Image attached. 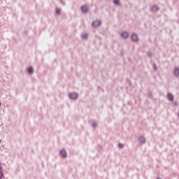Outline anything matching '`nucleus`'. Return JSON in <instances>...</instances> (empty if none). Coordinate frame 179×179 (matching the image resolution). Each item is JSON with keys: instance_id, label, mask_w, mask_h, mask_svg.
<instances>
[{"instance_id": "obj_21", "label": "nucleus", "mask_w": 179, "mask_h": 179, "mask_svg": "<svg viewBox=\"0 0 179 179\" xmlns=\"http://www.w3.org/2000/svg\"><path fill=\"white\" fill-rule=\"evenodd\" d=\"M58 1L60 2V3L62 5H65V3L62 2V0H58Z\"/></svg>"}, {"instance_id": "obj_3", "label": "nucleus", "mask_w": 179, "mask_h": 179, "mask_svg": "<svg viewBox=\"0 0 179 179\" xmlns=\"http://www.w3.org/2000/svg\"><path fill=\"white\" fill-rule=\"evenodd\" d=\"M92 26L93 27H99V26H101V21L100 20L93 21L92 23Z\"/></svg>"}, {"instance_id": "obj_20", "label": "nucleus", "mask_w": 179, "mask_h": 179, "mask_svg": "<svg viewBox=\"0 0 179 179\" xmlns=\"http://www.w3.org/2000/svg\"><path fill=\"white\" fill-rule=\"evenodd\" d=\"M148 57H151L152 55H153L152 54V52H148Z\"/></svg>"}, {"instance_id": "obj_18", "label": "nucleus", "mask_w": 179, "mask_h": 179, "mask_svg": "<svg viewBox=\"0 0 179 179\" xmlns=\"http://www.w3.org/2000/svg\"><path fill=\"white\" fill-rule=\"evenodd\" d=\"M152 66L155 71H157V66L156 65V64H152Z\"/></svg>"}, {"instance_id": "obj_9", "label": "nucleus", "mask_w": 179, "mask_h": 179, "mask_svg": "<svg viewBox=\"0 0 179 179\" xmlns=\"http://www.w3.org/2000/svg\"><path fill=\"white\" fill-rule=\"evenodd\" d=\"M173 75L174 76H176V78L179 77V68L178 67H176L173 70Z\"/></svg>"}, {"instance_id": "obj_5", "label": "nucleus", "mask_w": 179, "mask_h": 179, "mask_svg": "<svg viewBox=\"0 0 179 179\" xmlns=\"http://www.w3.org/2000/svg\"><path fill=\"white\" fill-rule=\"evenodd\" d=\"M131 37L132 41H134L135 43H137V41H139V37L138 36V34H133Z\"/></svg>"}, {"instance_id": "obj_1", "label": "nucleus", "mask_w": 179, "mask_h": 179, "mask_svg": "<svg viewBox=\"0 0 179 179\" xmlns=\"http://www.w3.org/2000/svg\"><path fill=\"white\" fill-rule=\"evenodd\" d=\"M69 97L71 100H77L78 97H79V94L76 92H71L69 94Z\"/></svg>"}, {"instance_id": "obj_22", "label": "nucleus", "mask_w": 179, "mask_h": 179, "mask_svg": "<svg viewBox=\"0 0 179 179\" xmlns=\"http://www.w3.org/2000/svg\"><path fill=\"white\" fill-rule=\"evenodd\" d=\"M0 179H2V176L0 174Z\"/></svg>"}, {"instance_id": "obj_16", "label": "nucleus", "mask_w": 179, "mask_h": 179, "mask_svg": "<svg viewBox=\"0 0 179 179\" xmlns=\"http://www.w3.org/2000/svg\"><path fill=\"white\" fill-rule=\"evenodd\" d=\"M0 173L2 177H3V172L2 171V166L1 165V164H0Z\"/></svg>"}, {"instance_id": "obj_8", "label": "nucleus", "mask_w": 179, "mask_h": 179, "mask_svg": "<svg viewBox=\"0 0 179 179\" xmlns=\"http://www.w3.org/2000/svg\"><path fill=\"white\" fill-rule=\"evenodd\" d=\"M121 37L122 38H128V37H129V34L128 33V31H124L121 33Z\"/></svg>"}, {"instance_id": "obj_17", "label": "nucleus", "mask_w": 179, "mask_h": 179, "mask_svg": "<svg viewBox=\"0 0 179 179\" xmlns=\"http://www.w3.org/2000/svg\"><path fill=\"white\" fill-rule=\"evenodd\" d=\"M118 146H119V148H120V149H122V148H124V144L120 143L118 144Z\"/></svg>"}, {"instance_id": "obj_14", "label": "nucleus", "mask_w": 179, "mask_h": 179, "mask_svg": "<svg viewBox=\"0 0 179 179\" xmlns=\"http://www.w3.org/2000/svg\"><path fill=\"white\" fill-rule=\"evenodd\" d=\"M56 13L57 15H61V9L56 8Z\"/></svg>"}, {"instance_id": "obj_23", "label": "nucleus", "mask_w": 179, "mask_h": 179, "mask_svg": "<svg viewBox=\"0 0 179 179\" xmlns=\"http://www.w3.org/2000/svg\"><path fill=\"white\" fill-rule=\"evenodd\" d=\"M152 96V94H151V93L149 94V96Z\"/></svg>"}, {"instance_id": "obj_2", "label": "nucleus", "mask_w": 179, "mask_h": 179, "mask_svg": "<svg viewBox=\"0 0 179 179\" xmlns=\"http://www.w3.org/2000/svg\"><path fill=\"white\" fill-rule=\"evenodd\" d=\"M138 141L141 145H145V143H146V138L143 136H138Z\"/></svg>"}, {"instance_id": "obj_6", "label": "nucleus", "mask_w": 179, "mask_h": 179, "mask_svg": "<svg viewBox=\"0 0 179 179\" xmlns=\"http://www.w3.org/2000/svg\"><path fill=\"white\" fill-rule=\"evenodd\" d=\"M60 155L62 157H64V159H66V157H68V153H66L65 149H63L60 151Z\"/></svg>"}, {"instance_id": "obj_4", "label": "nucleus", "mask_w": 179, "mask_h": 179, "mask_svg": "<svg viewBox=\"0 0 179 179\" xmlns=\"http://www.w3.org/2000/svg\"><path fill=\"white\" fill-rule=\"evenodd\" d=\"M150 11L154 13H157L159 12V6L157 5H154L150 8Z\"/></svg>"}, {"instance_id": "obj_12", "label": "nucleus", "mask_w": 179, "mask_h": 179, "mask_svg": "<svg viewBox=\"0 0 179 179\" xmlns=\"http://www.w3.org/2000/svg\"><path fill=\"white\" fill-rule=\"evenodd\" d=\"M83 40H87V34H83L81 35Z\"/></svg>"}, {"instance_id": "obj_7", "label": "nucleus", "mask_w": 179, "mask_h": 179, "mask_svg": "<svg viewBox=\"0 0 179 179\" xmlns=\"http://www.w3.org/2000/svg\"><path fill=\"white\" fill-rule=\"evenodd\" d=\"M81 10L83 13H87L89 12V7L87 6H82Z\"/></svg>"}, {"instance_id": "obj_13", "label": "nucleus", "mask_w": 179, "mask_h": 179, "mask_svg": "<svg viewBox=\"0 0 179 179\" xmlns=\"http://www.w3.org/2000/svg\"><path fill=\"white\" fill-rule=\"evenodd\" d=\"M92 128H96L97 127V122H93L92 124Z\"/></svg>"}, {"instance_id": "obj_19", "label": "nucleus", "mask_w": 179, "mask_h": 179, "mask_svg": "<svg viewBox=\"0 0 179 179\" xmlns=\"http://www.w3.org/2000/svg\"><path fill=\"white\" fill-rule=\"evenodd\" d=\"M173 104L177 107L178 106V102H177V101H175Z\"/></svg>"}, {"instance_id": "obj_24", "label": "nucleus", "mask_w": 179, "mask_h": 179, "mask_svg": "<svg viewBox=\"0 0 179 179\" xmlns=\"http://www.w3.org/2000/svg\"><path fill=\"white\" fill-rule=\"evenodd\" d=\"M0 106H1V102H0Z\"/></svg>"}, {"instance_id": "obj_11", "label": "nucleus", "mask_w": 179, "mask_h": 179, "mask_svg": "<svg viewBox=\"0 0 179 179\" xmlns=\"http://www.w3.org/2000/svg\"><path fill=\"white\" fill-rule=\"evenodd\" d=\"M27 73L29 75H33L34 73V69H33V66H29L27 69Z\"/></svg>"}, {"instance_id": "obj_15", "label": "nucleus", "mask_w": 179, "mask_h": 179, "mask_svg": "<svg viewBox=\"0 0 179 179\" xmlns=\"http://www.w3.org/2000/svg\"><path fill=\"white\" fill-rule=\"evenodd\" d=\"M113 3H115V5H120V0H114Z\"/></svg>"}, {"instance_id": "obj_10", "label": "nucleus", "mask_w": 179, "mask_h": 179, "mask_svg": "<svg viewBox=\"0 0 179 179\" xmlns=\"http://www.w3.org/2000/svg\"><path fill=\"white\" fill-rule=\"evenodd\" d=\"M168 100L169 101H174V96L171 93L167 94Z\"/></svg>"}]
</instances>
